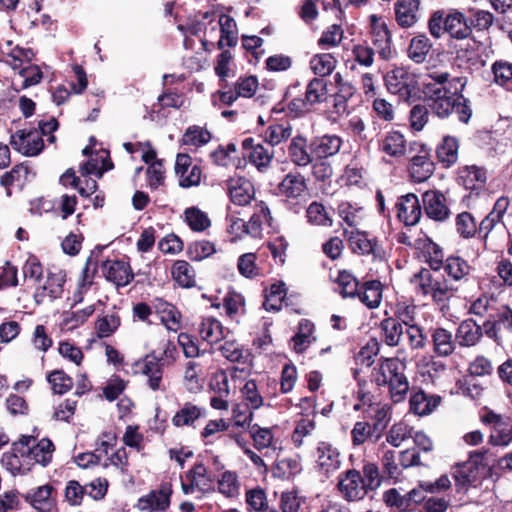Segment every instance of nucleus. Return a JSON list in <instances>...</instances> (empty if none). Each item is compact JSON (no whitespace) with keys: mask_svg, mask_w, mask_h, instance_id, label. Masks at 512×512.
Instances as JSON below:
<instances>
[{"mask_svg":"<svg viewBox=\"0 0 512 512\" xmlns=\"http://www.w3.org/2000/svg\"><path fill=\"white\" fill-rule=\"evenodd\" d=\"M382 340L388 346H398L404 333L401 322L396 318H385L380 323Z\"/></svg>","mask_w":512,"mask_h":512,"instance_id":"nucleus-33","label":"nucleus"},{"mask_svg":"<svg viewBox=\"0 0 512 512\" xmlns=\"http://www.w3.org/2000/svg\"><path fill=\"white\" fill-rule=\"evenodd\" d=\"M218 24L221 32V36L218 41V48L223 49L224 46H234L237 43V37L235 35V20L229 15L222 14Z\"/></svg>","mask_w":512,"mask_h":512,"instance_id":"nucleus-43","label":"nucleus"},{"mask_svg":"<svg viewBox=\"0 0 512 512\" xmlns=\"http://www.w3.org/2000/svg\"><path fill=\"white\" fill-rule=\"evenodd\" d=\"M186 478L194 483L201 492H208L213 489V481L208 475L207 468L203 463L195 464L187 473Z\"/></svg>","mask_w":512,"mask_h":512,"instance_id":"nucleus-40","label":"nucleus"},{"mask_svg":"<svg viewBox=\"0 0 512 512\" xmlns=\"http://www.w3.org/2000/svg\"><path fill=\"white\" fill-rule=\"evenodd\" d=\"M292 135V127L290 125L274 124L270 125L265 132V143L273 148Z\"/></svg>","mask_w":512,"mask_h":512,"instance_id":"nucleus-50","label":"nucleus"},{"mask_svg":"<svg viewBox=\"0 0 512 512\" xmlns=\"http://www.w3.org/2000/svg\"><path fill=\"white\" fill-rule=\"evenodd\" d=\"M48 382L52 385V389L56 394H64L73 386V380L62 370H55L47 377Z\"/></svg>","mask_w":512,"mask_h":512,"instance_id":"nucleus-59","label":"nucleus"},{"mask_svg":"<svg viewBox=\"0 0 512 512\" xmlns=\"http://www.w3.org/2000/svg\"><path fill=\"white\" fill-rule=\"evenodd\" d=\"M440 402V396L428 395L423 390H418L410 396V411L418 416H426L431 414Z\"/></svg>","mask_w":512,"mask_h":512,"instance_id":"nucleus-23","label":"nucleus"},{"mask_svg":"<svg viewBox=\"0 0 512 512\" xmlns=\"http://www.w3.org/2000/svg\"><path fill=\"white\" fill-rule=\"evenodd\" d=\"M351 437L354 446L362 445L368 440L373 443L379 440L373 432L372 426L368 422L362 421H358L354 424L351 431Z\"/></svg>","mask_w":512,"mask_h":512,"instance_id":"nucleus-51","label":"nucleus"},{"mask_svg":"<svg viewBox=\"0 0 512 512\" xmlns=\"http://www.w3.org/2000/svg\"><path fill=\"white\" fill-rule=\"evenodd\" d=\"M172 486L162 483L159 489L151 490L137 501L135 507L142 512H165L171 504Z\"/></svg>","mask_w":512,"mask_h":512,"instance_id":"nucleus-10","label":"nucleus"},{"mask_svg":"<svg viewBox=\"0 0 512 512\" xmlns=\"http://www.w3.org/2000/svg\"><path fill=\"white\" fill-rule=\"evenodd\" d=\"M336 282L339 285V292L343 298H356L360 287L359 281L355 276L346 270H341L338 273Z\"/></svg>","mask_w":512,"mask_h":512,"instance_id":"nucleus-49","label":"nucleus"},{"mask_svg":"<svg viewBox=\"0 0 512 512\" xmlns=\"http://www.w3.org/2000/svg\"><path fill=\"white\" fill-rule=\"evenodd\" d=\"M343 144V140L336 134H325L313 137L309 143V148L317 160L327 159L336 155Z\"/></svg>","mask_w":512,"mask_h":512,"instance_id":"nucleus-16","label":"nucleus"},{"mask_svg":"<svg viewBox=\"0 0 512 512\" xmlns=\"http://www.w3.org/2000/svg\"><path fill=\"white\" fill-rule=\"evenodd\" d=\"M315 463L318 472L329 476L341 466L340 453L328 442H319L315 452Z\"/></svg>","mask_w":512,"mask_h":512,"instance_id":"nucleus-15","label":"nucleus"},{"mask_svg":"<svg viewBox=\"0 0 512 512\" xmlns=\"http://www.w3.org/2000/svg\"><path fill=\"white\" fill-rule=\"evenodd\" d=\"M356 297L369 309L377 308L382 299L381 283L377 280L365 282Z\"/></svg>","mask_w":512,"mask_h":512,"instance_id":"nucleus-30","label":"nucleus"},{"mask_svg":"<svg viewBox=\"0 0 512 512\" xmlns=\"http://www.w3.org/2000/svg\"><path fill=\"white\" fill-rule=\"evenodd\" d=\"M10 145L24 156L38 155L44 148V142L37 130H18L10 137Z\"/></svg>","mask_w":512,"mask_h":512,"instance_id":"nucleus-13","label":"nucleus"},{"mask_svg":"<svg viewBox=\"0 0 512 512\" xmlns=\"http://www.w3.org/2000/svg\"><path fill=\"white\" fill-rule=\"evenodd\" d=\"M326 92V83L323 79H312L306 87V103H309V105L312 106L314 104L323 102L325 99Z\"/></svg>","mask_w":512,"mask_h":512,"instance_id":"nucleus-53","label":"nucleus"},{"mask_svg":"<svg viewBox=\"0 0 512 512\" xmlns=\"http://www.w3.org/2000/svg\"><path fill=\"white\" fill-rule=\"evenodd\" d=\"M203 414V410L198 406L186 402L172 418V423L176 427L192 425Z\"/></svg>","mask_w":512,"mask_h":512,"instance_id":"nucleus-41","label":"nucleus"},{"mask_svg":"<svg viewBox=\"0 0 512 512\" xmlns=\"http://www.w3.org/2000/svg\"><path fill=\"white\" fill-rule=\"evenodd\" d=\"M287 152L290 161L298 167H307L313 162L314 155L309 148L307 138L301 134L292 137Z\"/></svg>","mask_w":512,"mask_h":512,"instance_id":"nucleus-18","label":"nucleus"},{"mask_svg":"<svg viewBox=\"0 0 512 512\" xmlns=\"http://www.w3.org/2000/svg\"><path fill=\"white\" fill-rule=\"evenodd\" d=\"M220 351L223 357L231 362L246 363L250 354L234 341H226Z\"/></svg>","mask_w":512,"mask_h":512,"instance_id":"nucleus-56","label":"nucleus"},{"mask_svg":"<svg viewBox=\"0 0 512 512\" xmlns=\"http://www.w3.org/2000/svg\"><path fill=\"white\" fill-rule=\"evenodd\" d=\"M445 272L455 281L462 280L470 273V265L459 256H450L443 265Z\"/></svg>","mask_w":512,"mask_h":512,"instance_id":"nucleus-45","label":"nucleus"},{"mask_svg":"<svg viewBox=\"0 0 512 512\" xmlns=\"http://www.w3.org/2000/svg\"><path fill=\"white\" fill-rule=\"evenodd\" d=\"M87 493V489L85 486H82L76 480H70L67 482L65 487V500L71 506H79L82 504L83 498Z\"/></svg>","mask_w":512,"mask_h":512,"instance_id":"nucleus-62","label":"nucleus"},{"mask_svg":"<svg viewBox=\"0 0 512 512\" xmlns=\"http://www.w3.org/2000/svg\"><path fill=\"white\" fill-rule=\"evenodd\" d=\"M387 90L405 101L416 95L417 82L414 76L403 67H396L386 73L384 76Z\"/></svg>","mask_w":512,"mask_h":512,"instance_id":"nucleus-5","label":"nucleus"},{"mask_svg":"<svg viewBox=\"0 0 512 512\" xmlns=\"http://www.w3.org/2000/svg\"><path fill=\"white\" fill-rule=\"evenodd\" d=\"M307 218L310 223L322 226H331L332 219L328 215L325 207L318 203L312 202L307 208Z\"/></svg>","mask_w":512,"mask_h":512,"instance_id":"nucleus-63","label":"nucleus"},{"mask_svg":"<svg viewBox=\"0 0 512 512\" xmlns=\"http://www.w3.org/2000/svg\"><path fill=\"white\" fill-rule=\"evenodd\" d=\"M431 48L432 43L429 38L425 34H419L410 40L407 54L410 60L417 64H421L426 61Z\"/></svg>","mask_w":512,"mask_h":512,"instance_id":"nucleus-32","label":"nucleus"},{"mask_svg":"<svg viewBox=\"0 0 512 512\" xmlns=\"http://www.w3.org/2000/svg\"><path fill=\"white\" fill-rule=\"evenodd\" d=\"M411 150L416 151L417 154L411 157L409 175L414 182H425L435 170L434 162L431 160V149L422 143L415 142Z\"/></svg>","mask_w":512,"mask_h":512,"instance_id":"nucleus-7","label":"nucleus"},{"mask_svg":"<svg viewBox=\"0 0 512 512\" xmlns=\"http://www.w3.org/2000/svg\"><path fill=\"white\" fill-rule=\"evenodd\" d=\"M28 167L23 164L15 165L10 171L5 172L0 177V184L6 188L8 196L11 195L10 186L18 184L22 186L28 176Z\"/></svg>","mask_w":512,"mask_h":512,"instance_id":"nucleus-47","label":"nucleus"},{"mask_svg":"<svg viewBox=\"0 0 512 512\" xmlns=\"http://www.w3.org/2000/svg\"><path fill=\"white\" fill-rule=\"evenodd\" d=\"M19 449H21L20 452L26 453L29 462L33 460L34 463L46 466L52 459L54 445L47 438L36 443L33 436H22L19 441L15 442V450L19 451Z\"/></svg>","mask_w":512,"mask_h":512,"instance_id":"nucleus-8","label":"nucleus"},{"mask_svg":"<svg viewBox=\"0 0 512 512\" xmlns=\"http://www.w3.org/2000/svg\"><path fill=\"white\" fill-rule=\"evenodd\" d=\"M444 30L456 39H465L471 34L468 19L460 12H454L446 16Z\"/></svg>","mask_w":512,"mask_h":512,"instance_id":"nucleus-28","label":"nucleus"},{"mask_svg":"<svg viewBox=\"0 0 512 512\" xmlns=\"http://www.w3.org/2000/svg\"><path fill=\"white\" fill-rule=\"evenodd\" d=\"M428 79L422 88L426 105L417 104L411 109V127L416 131L422 130L428 122L429 110L440 119H446L455 112L458 120L467 124L472 116L470 100L462 93L467 78L434 71L428 74Z\"/></svg>","mask_w":512,"mask_h":512,"instance_id":"nucleus-1","label":"nucleus"},{"mask_svg":"<svg viewBox=\"0 0 512 512\" xmlns=\"http://www.w3.org/2000/svg\"><path fill=\"white\" fill-rule=\"evenodd\" d=\"M419 0H398L395 4L396 20L401 27L409 28L417 20Z\"/></svg>","mask_w":512,"mask_h":512,"instance_id":"nucleus-27","label":"nucleus"},{"mask_svg":"<svg viewBox=\"0 0 512 512\" xmlns=\"http://www.w3.org/2000/svg\"><path fill=\"white\" fill-rule=\"evenodd\" d=\"M199 334L210 344L218 343L225 338L224 327L215 318H204L199 327Z\"/></svg>","mask_w":512,"mask_h":512,"instance_id":"nucleus-36","label":"nucleus"},{"mask_svg":"<svg viewBox=\"0 0 512 512\" xmlns=\"http://www.w3.org/2000/svg\"><path fill=\"white\" fill-rule=\"evenodd\" d=\"M218 489L220 493L228 497L237 495L239 489L237 474L232 471H225L218 480Z\"/></svg>","mask_w":512,"mask_h":512,"instance_id":"nucleus-64","label":"nucleus"},{"mask_svg":"<svg viewBox=\"0 0 512 512\" xmlns=\"http://www.w3.org/2000/svg\"><path fill=\"white\" fill-rule=\"evenodd\" d=\"M380 351V344L375 338H371L355 356L356 362L362 366L370 367L374 363V357Z\"/></svg>","mask_w":512,"mask_h":512,"instance_id":"nucleus-55","label":"nucleus"},{"mask_svg":"<svg viewBox=\"0 0 512 512\" xmlns=\"http://www.w3.org/2000/svg\"><path fill=\"white\" fill-rule=\"evenodd\" d=\"M105 278L117 286L124 287L134 278L131 268L125 261H105L103 263Z\"/></svg>","mask_w":512,"mask_h":512,"instance_id":"nucleus-20","label":"nucleus"},{"mask_svg":"<svg viewBox=\"0 0 512 512\" xmlns=\"http://www.w3.org/2000/svg\"><path fill=\"white\" fill-rule=\"evenodd\" d=\"M2 463L14 475L25 473V471L29 470L28 465H30L26 453L15 450V442L12 445L11 451L3 454Z\"/></svg>","mask_w":512,"mask_h":512,"instance_id":"nucleus-35","label":"nucleus"},{"mask_svg":"<svg viewBox=\"0 0 512 512\" xmlns=\"http://www.w3.org/2000/svg\"><path fill=\"white\" fill-rule=\"evenodd\" d=\"M337 60L330 53H321L312 57L310 67L312 71L321 77L328 76L336 67Z\"/></svg>","mask_w":512,"mask_h":512,"instance_id":"nucleus-48","label":"nucleus"},{"mask_svg":"<svg viewBox=\"0 0 512 512\" xmlns=\"http://www.w3.org/2000/svg\"><path fill=\"white\" fill-rule=\"evenodd\" d=\"M211 138L212 135L206 128L192 125L184 132L181 143L187 146L201 147L206 145Z\"/></svg>","mask_w":512,"mask_h":512,"instance_id":"nucleus-44","label":"nucleus"},{"mask_svg":"<svg viewBox=\"0 0 512 512\" xmlns=\"http://www.w3.org/2000/svg\"><path fill=\"white\" fill-rule=\"evenodd\" d=\"M185 219L194 231H203L210 226V220L207 215L195 207L185 210Z\"/></svg>","mask_w":512,"mask_h":512,"instance_id":"nucleus-60","label":"nucleus"},{"mask_svg":"<svg viewBox=\"0 0 512 512\" xmlns=\"http://www.w3.org/2000/svg\"><path fill=\"white\" fill-rule=\"evenodd\" d=\"M53 486L46 484L29 491L25 498L39 512H49L54 507Z\"/></svg>","mask_w":512,"mask_h":512,"instance_id":"nucleus-24","label":"nucleus"},{"mask_svg":"<svg viewBox=\"0 0 512 512\" xmlns=\"http://www.w3.org/2000/svg\"><path fill=\"white\" fill-rule=\"evenodd\" d=\"M113 163L111 162L109 155L92 157L87 162L80 165L79 172L82 176L96 175L101 178L103 173L112 169Z\"/></svg>","mask_w":512,"mask_h":512,"instance_id":"nucleus-38","label":"nucleus"},{"mask_svg":"<svg viewBox=\"0 0 512 512\" xmlns=\"http://www.w3.org/2000/svg\"><path fill=\"white\" fill-rule=\"evenodd\" d=\"M381 150L391 157H401L406 151V140L398 131L389 132L381 143Z\"/></svg>","mask_w":512,"mask_h":512,"instance_id":"nucleus-37","label":"nucleus"},{"mask_svg":"<svg viewBox=\"0 0 512 512\" xmlns=\"http://www.w3.org/2000/svg\"><path fill=\"white\" fill-rule=\"evenodd\" d=\"M344 235L347 237L349 247L353 253L359 255H372L374 258H384V251L378 245L375 238H370L366 232L359 230H344Z\"/></svg>","mask_w":512,"mask_h":512,"instance_id":"nucleus-14","label":"nucleus"},{"mask_svg":"<svg viewBox=\"0 0 512 512\" xmlns=\"http://www.w3.org/2000/svg\"><path fill=\"white\" fill-rule=\"evenodd\" d=\"M494 81L500 86L512 85V63L508 61H496L492 65Z\"/></svg>","mask_w":512,"mask_h":512,"instance_id":"nucleus-57","label":"nucleus"},{"mask_svg":"<svg viewBox=\"0 0 512 512\" xmlns=\"http://www.w3.org/2000/svg\"><path fill=\"white\" fill-rule=\"evenodd\" d=\"M370 36L375 52L383 60H389L394 55L392 37L385 22L376 15L370 16Z\"/></svg>","mask_w":512,"mask_h":512,"instance_id":"nucleus-9","label":"nucleus"},{"mask_svg":"<svg viewBox=\"0 0 512 512\" xmlns=\"http://www.w3.org/2000/svg\"><path fill=\"white\" fill-rule=\"evenodd\" d=\"M141 373L148 378V386L157 391L161 388L163 368L161 359L154 354L147 355L140 363Z\"/></svg>","mask_w":512,"mask_h":512,"instance_id":"nucleus-25","label":"nucleus"},{"mask_svg":"<svg viewBox=\"0 0 512 512\" xmlns=\"http://www.w3.org/2000/svg\"><path fill=\"white\" fill-rule=\"evenodd\" d=\"M432 341L434 352L440 357H446L453 353L455 349V339L451 332L444 328H436L432 332Z\"/></svg>","mask_w":512,"mask_h":512,"instance_id":"nucleus-34","label":"nucleus"},{"mask_svg":"<svg viewBox=\"0 0 512 512\" xmlns=\"http://www.w3.org/2000/svg\"><path fill=\"white\" fill-rule=\"evenodd\" d=\"M485 334L497 344L502 340V332L512 333V308L506 304L496 305L489 318L483 322Z\"/></svg>","mask_w":512,"mask_h":512,"instance_id":"nucleus-6","label":"nucleus"},{"mask_svg":"<svg viewBox=\"0 0 512 512\" xmlns=\"http://www.w3.org/2000/svg\"><path fill=\"white\" fill-rule=\"evenodd\" d=\"M306 189V179L299 172L288 173L278 185L279 193L287 198H298Z\"/></svg>","mask_w":512,"mask_h":512,"instance_id":"nucleus-26","label":"nucleus"},{"mask_svg":"<svg viewBox=\"0 0 512 512\" xmlns=\"http://www.w3.org/2000/svg\"><path fill=\"white\" fill-rule=\"evenodd\" d=\"M483 326L478 325L473 319L462 321L455 334V342L461 347L475 346L483 336Z\"/></svg>","mask_w":512,"mask_h":512,"instance_id":"nucleus-21","label":"nucleus"},{"mask_svg":"<svg viewBox=\"0 0 512 512\" xmlns=\"http://www.w3.org/2000/svg\"><path fill=\"white\" fill-rule=\"evenodd\" d=\"M228 190L231 201L239 206L249 204L254 196L253 185L243 178L231 181Z\"/></svg>","mask_w":512,"mask_h":512,"instance_id":"nucleus-29","label":"nucleus"},{"mask_svg":"<svg viewBox=\"0 0 512 512\" xmlns=\"http://www.w3.org/2000/svg\"><path fill=\"white\" fill-rule=\"evenodd\" d=\"M458 181L467 190H480L487 181V171L477 165H466L459 170Z\"/></svg>","mask_w":512,"mask_h":512,"instance_id":"nucleus-22","label":"nucleus"},{"mask_svg":"<svg viewBox=\"0 0 512 512\" xmlns=\"http://www.w3.org/2000/svg\"><path fill=\"white\" fill-rule=\"evenodd\" d=\"M338 489L342 497L349 502L361 500L368 493L363 476L355 469L347 470L340 475Z\"/></svg>","mask_w":512,"mask_h":512,"instance_id":"nucleus-11","label":"nucleus"},{"mask_svg":"<svg viewBox=\"0 0 512 512\" xmlns=\"http://www.w3.org/2000/svg\"><path fill=\"white\" fill-rule=\"evenodd\" d=\"M411 284L422 296H430L432 301L440 306H446L454 296L456 289L449 285L444 277L434 276L429 269L421 268L411 279Z\"/></svg>","mask_w":512,"mask_h":512,"instance_id":"nucleus-3","label":"nucleus"},{"mask_svg":"<svg viewBox=\"0 0 512 512\" xmlns=\"http://www.w3.org/2000/svg\"><path fill=\"white\" fill-rule=\"evenodd\" d=\"M486 470H482L475 461L467 460L457 464L453 472L457 491H467L469 487H476L485 478Z\"/></svg>","mask_w":512,"mask_h":512,"instance_id":"nucleus-12","label":"nucleus"},{"mask_svg":"<svg viewBox=\"0 0 512 512\" xmlns=\"http://www.w3.org/2000/svg\"><path fill=\"white\" fill-rule=\"evenodd\" d=\"M424 210L427 216L436 221H444L449 216L445 196L439 191H426L423 194Z\"/></svg>","mask_w":512,"mask_h":512,"instance_id":"nucleus-19","label":"nucleus"},{"mask_svg":"<svg viewBox=\"0 0 512 512\" xmlns=\"http://www.w3.org/2000/svg\"><path fill=\"white\" fill-rule=\"evenodd\" d=\"M405 364L399 358H381L375 382L378 386H388L394 403L405 399L409 391V381L405 375Z\"/></svg>","mask_w":512,"mask_h":512,"instance_id":"nucleus-2","label":"nucleus"},{"mask_svg":"<svg viewBox=\"0 0 512 512\" xmlns=\"http://www.w3.org/2000/svg\"><path fill=\"white\" fill-rule=\"evenodd\" d=\"M120 326V317L116 313L106 314L96 321V331L100 338L108 337Z\"/></svg>","mask_w":512,"mask_h":512,"instance_id":"nucleus-58","label":"nucleus"},{"mask_svg":"<svg viewBox=\"0 0 512 512\" xmlns=\"http://www.w3.org/2000/svg\"><path fill=\"white\" fill-rule=\"evenodd\" d=\"M263 221L271 225L272 216L268 206L264 202H260L257 206V210L252 214L249 221L246 222L241 218L232 217L229 232L239 239L244 236L257 238L262 234Z\"/></svg>","mask_w":512,"mask_h":512,"instance_id":"nucleus-4","label":"nucleus"},{"mask_svg":"<svg viewBox=\"0 0 512 512\" xmlns=\"http://www.w3.org/2000/svg\"><path fill=\"white\" fill-rule=\"evenodd\" d=\"M215 252V246L207 240L195 241L188 245L187 254L192 261H201Z\"/></svg>","mask_w":512,"mask_h":512,"instance_id":"nucleus-54","label":"nucleus"},{"mask_svg":"<svg viewBox=\"0 0 512 512\" xmlns=\"http://www.w3.org/2000/svg\"><path fill=\"white\" fill-rule=\"evenodd\" d=\"M459 142L452 136H445L442 142L437 146L436 156L444 167H450L458 159Z\"/></svg>","mask_w":512,"mask_h":512,"instance_id":"nucleus-31","label":"nucleus"},{"mask_svg":"<svg viewBox=\"0 0 512 512\" xmlns=\"http://www.w3.org/2000/svg\"><path fill=\"white\" fill-rule=\"evenodd\" d=\"M203 373L202 366L196 361H189L186 364L184 372V381L189 391L197 390L201 387L200 375Z\"/></svg>","mask_w":512,"mask_h":512,"instance_id":"nucleus-61","label":"nucleus"},{"mask_svg":"<svg viewBox=\"0 0 512 512\" xmlns=\"http://www.w3.org/2000/svg\"><path fill=\"white\" fill-rule=\"evenodd\" d=\"M286 296L284 283L272 284L269 292L265 295L263 306L267 311H278L281 308V302Z\"/></svg>","mask_w":512,"mask_h":512,"instance_id":"nucleus-52","label":"nucleus"},{"mask_svg":"<svg viewBox=\"0 0 512 512\" xmlns=\"http://www.w3.org/2000/svg\"><path fill=\"white\" fill-rule=\"evenodd\" d=\"M172 277L183 288L195 286V271L187 261L178 260L173 264Z\"/></svg>","mask_w":512,"mask_h":512,"instance_id":"nucleus-39","label":"nucleus"},{"mask_svg":"<svg viewBox=\"0 0 512 512\" xmlns=\"http://www.w3.org/2000/svg\"><path fill=\"white\" fill-rule=\"evenodd\" d=\"M397 216L406 226L417 224L421 218L422 208L418 197L413 193L401 196L396 205Z\"/></svg>","mask_w":512,"mask_h":512,"instance_id":"nucleus-17","label":"nucleus"},{"mask_svg":"<svg viewBox=\"0 0 512 512\" xmlns=\"http://www.w3.org/2000/svg\"><path fill=\"white\" fill-rule=\"evenodd\" d=\"M274 149L271 145L257 143L249 153V159L259 171L267 168L273 158Z\"/></svg>","mask_w":512,"mask_h":512,"instance_id":"nucleus-46","label":"nucleus"},{"mask_svg":"<svg viewBox=\"0 0 512 512\" xmlns=\"http://www.w3.org/2000/svg\"><path fill=\"white\" fill-rule=\"evenodd\" d=\"M313 331L314 325L311 321L307 319H302L299 322L298 332L292 339L294 350L297 353L304 352L307 349V347L311 344L312 340H314V338L312 337Z\"/></svg>","mask_w":512,"mask_h":512,"instance_id":"nucleus-42","label":"nucleus"}]
</instances>
